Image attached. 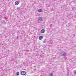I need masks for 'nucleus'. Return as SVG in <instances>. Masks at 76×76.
<instances>
[{
    "instance_id": "nucleus-11",
    "label": "nucleus",
    "mask_w": 76,
    "mask_h": 76,
    "mask_svg": "<svg viewBox=\"0 0 76 76\" xmlns=\"http://www.w3.org/2000/svg\"><path fill=\"white\" fill-rule=\"evenodd\" d=\"M16 75L17 76H19V72H17Z\"/></svg>"
},
{
    "instance_id": "nucleus-4",
    "label": "nucleus",
    "mask_w": 76,
    "mask_h": 76,
    "mask_svg": "<svg viewBox=\"0 0 76 76\" xmlns=\"http://www.w3.org/2000/svg\"><path fill=\"white\" fill-rule=\"evenodd\" d=\"M19 3V1H17L15 2V5H18Z\"/></svg>"
},
{
    "instance_id": "nucleus-15",
    "label": "nucleus",
    "mask_w": 76,
    "mask_h": 76,
    "mask_svg": "<svg viewBox=\"0 0 76 76\" xmlns=\"http://www.w3.org/2000/svg\"><path fill=\"white\" fill-rule=\"evenodd\" d=\"M53 10V9H52V10Z\"/></svg>"
},
{
    "instance_id": "nucleus-10",
    "label": "nucleus",
    "mask_w": 76,
    "mask_h": 76,
    "mask_svg": "<svg viewBox=\"0 0 76 76\" xmlns=\"http://www.w3.org/2000/svg\"><path fill=\"white\" fill-rule=\"evenodd\" d=\"M17 10H18V12H19V11L20 10V8L19 7H18L17 8Z\"/></svg>"
},
{
    "instance_id": "nucleus-13",
    "label": "nucleus",
    "mask_w": 76,
    "mask_h": 76,
    "mask_svg": "<svg viewBox=\"0 0 76 76\" xmlns=\"http://www.w3.org/2000/svg\"><path fill=\"white\" fill-rule=\"evenodd\" d=\"M72 10H76V9L75 8H72Z\"/></svg>"
},
{
    "instance_id": "nucleus-8",
    "label": "nucleus",
    "mask_w": 76,
    "mask_h": 76,
    "mask_svg": "<svg viewBox=\"0 0 76 76\" xmlns=\"http://www.w3.org/2000/svg\"><path fill=\"white\" fill-rule=\"evenodd\" d=\"M38 12H42V9H39L38 10Z\"/></svg>"
},
{
    "instance_id": "nucleus-1",
    "label": "nucleus",
    "mask_w": 76,
    "mask_h": 76,
    "mask_svg": "<svg viewBox=\"0 0 76 76\" xmlns=\"http://www.w3.org/2000/svg\"><path fill=\"white\" fill-rule=\"evenodd\" d=\"M66 53H65V52H62L60 53V56H65V55H66Z\"/></svg>"
},
{
    "instance_id": "nucleus-6",
    "label": "nucleus",
    "mask_w": 76,
    "mask_h": 76,
    "mask_svg": "<svg viewBox=\"0 0 76 76\" xmlns=\"http://www.w3.org/2000/svg\"><path fill=\"white\" fill-rule=\"evenodd\" d=\"M43 38V36H40L39 37V39L40 40H41Z\"/></svg>"
},
{
    "instance_id": "nucleus-2",
    "label": "nucleus",
    "mask_w": 76,
    "mask_h": 76,
    "mask_svg": "<svg viewBox=\"0 0 76 76\" xmlns=\"http://www.w3.org/2000/svg\"><path fill=\"white\" fill-rule=\"evenodd\" d=\"M20 74L21 75H26V72L24 71H22L20 72Z\"/></svg>"
},
{
    "instance_id": "nucleus-14",
    "label": "nucleus",
    "mask_w": 76,
    "mask_h": 76,
    "mask_svg": "<svg viewBox=\"0 0 76 76\" xmlns=\"http://www.w3.org/2000/svg\"><path fill=\"white\" fill-rule=\"evenodd\" d=\"M67 71H68V73H69V70L68 69H67Z\"/></svg>"
},
{
    "instance_id": "nucleus-3",
    "label": "nucleus",
    "mask_w": 76,
    "mask_h": 76,
    "mask_svg": "<svg viewBox=\"0 0 76 76\" xmlns=\"http://www.w3.org/2000/svg\"><path fill=\"white\" fill-rule=\"evenodd\" d=\"M39 21H42V17H40L39 18Z\"/></svg>"
},
{
    "instance_id": "nucleus-5",
    "label": "nucleus",
    "mask_w": 76,
    "mask_h": 76,
    "mask_svg": "<svg viewBox=\"0 0 76 76\" xmlns=\"http://www.w3.org/2000/svg\"><path fill=\"white\" fill-rule=\"evenodd\" d=\"M45 32V30L44 29H42L41 30V33L42 34L43 33H44Z\"/></svg>"
},
{
    "instance_id": "nucleus-9",
    "label": "nucleus",
    "mask_w": 76,
    "mask_h": 76,
    "mask_svg": "<svg viewBox=\"0 0 76 76\" xmlns=\"http://www.w3.org/2000/svg\"><path fill=\"white\" fill-rule=\"evenodd\" d=\"M53 73L51 72L50 73L49 76H53Z\"/></svg>"
},
{
    "instance_id": "nucleus-12",
    "label": "nucleus",
    "mask_w": 76,
    "mask_h": 76,
    "mask_svg": "<svg viewBox=\"0 0 76 76\" xmlns=\"http://www.w3.org/2000/svg\"><path fill=\"white\" fill-rule=\"evenodd\" d=\"M46 41L47 40H46V39H45L43 41V43H45Z\"/></svg>"
},
{
    "instance_id": "nucleus-7",
    "label": "nucleus",
    "mask_w": 76,
    "mask_h": 76,
    "mask_svg": "<svg viewBox=\"0 0 76 76\" xmlns=\"http://www.w3.org/2000/svg\"><path fill=\"white\" fill-rule=\"evenodd\" d=\"M1 23L4 24H6V22H5V20H2L1 22Z\"/></svg>"
}]
</instances>
